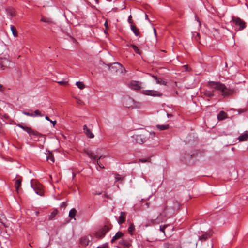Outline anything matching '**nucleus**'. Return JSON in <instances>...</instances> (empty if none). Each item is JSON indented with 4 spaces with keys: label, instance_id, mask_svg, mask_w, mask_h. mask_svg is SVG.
Instances as JSON below:
<instances>
[{
    "label": "nucleus",
    "instance_id": "f257e3e1",
    "mask_svg": "<svg viewBox=\"0 0 248 248\" xmlns=\"http://www.w3.org/2000/svg\"><path fill=\"white\" fill-rule=\"evenodd\" d=\"M155 136V133L150 132L147 131L142 132L140 135H134L131 137L132 141L140 144H142L150 139H153Z\"/></svg>",
    "mask_w": 248,
    "mask_h": 248
},
{
    "label": "nucleus",
    "instance_id": "f03ea898",
    "mask_svg": "<svg viewBox=\"0 0 248 248\" xmlns=\"http://www.w3.org/2000/svg\"><path fill=\"white\" fill-rule=\"evenodd\" d=\"M207 85L210 88L221 91L222 95H229L232 93V91L228 89L224 84L219 82L210 81L208 82Z\"/></svg>",
    "mask_w": 248,
    "mask_h": 248
},
{
    "label": "nucleus",
    "instance_id": "7ed1b4c3",
    "mask_svg": "<svg viewBox=\"0 0 248 248\" xmlns=\"http://www.w3.org/2000/svg\"><path fill=\"white\" fill-rule=\"evenodd\" d=\"M232 23L236 26L235 29L236 31L242 30L246 27L245 22L239 17H232Z\"/></svg>",
    "mask_w": 248,
    "mask_h": 248
},
{
    "label": "nucleus",
    "instance_id": "20e7f679",
    "mask_svg": "<svg viewBox=\"0 0 248 248\" xmlns=\"http://www.w3.org/2000/svg\"><path fill=\"white\" fill-rule=\"evenodd\" d=\"M112 228L111 224L107 223L99 229L95 233V236L98 238H103L109 230Z\"/></svg>",
    "mask_w": 248,
    "mask_h": 248
},
{
    "label": "nucleus",
    "instance_id": "39448f33",
    "mask_svg": "<svg viewBox=\"0 0 248 248\" xmlns=\"http://www.w3.org/2000/svg\"><path fill=\"white\" fill-rule=\"evenodd\" d=\"M117 247L119 248H129L131 246V240L129 239L124 237L116 243Z\"/></svg>",
    "mask_w": 248,
    "mask_h": 248
},
{
    "label": "nucleus",
    "instance_id": "423d86ee",
    "mask_svg": "<svg viewBox=\"0 0 248 248\" xmlns=\"http://www.w3.org/2000/svg\"><path fill=\"white\" fill-rule=\"evenodd\" d=\"M124 105L127 108H139L140 104L135 102L134 99L131 97H128L124 100Z\"/></svg>",
    "mask_w": 248,
    "mask_h": 248
},
{
    "label": "nucleus",
    "instance_id": "0eeeda50",
    "mask_svg": "<svg viewBox=\"0 0 248 248\" xmlns=\"http://www.w3.org/2000/svg\"><path fill=\"white\" fill-rule=\"evenodd\" d=\"M93 237L87 235L81 237L80 239V244L83 247H86L92 244Z\"/></svg>",
    "mask_w": 248,
    "mask_h": 248
},
{
    "label": "nucleus",
    "instance_id": "6e6552de",
    "mask_svg": "<svg viewBox=\"0 0 248 248\" xmlns=\"http://www.w3.org/2000/svg\"><path fill=\"white\" fill-rule=\"evenodd\" d=\"M142 93L146 95H149L152 96L161 97L162 95V93L155 90H143Z\"/></svg>",
    "mask_w": 248,
    "mask_h": 248
},
{
    "label": "nucleus",
    "instance_id": "1a4fd4ad",
    "mask_svg": "<svg viewBox=\"0 0 248 248\" xmlns=\"http://www.w3.org/2000/svg\"><path fill=\"white\" fill-rule=\"evenodd\" d=\"M125 237V236L123 232H122L119 231L113 237V238L111 240V243H117V242L120 241V240L123 239Z\"/></svg>",
    "mask_w": 248,
    "mask_h": 248
},
{
    "label": "nucleus",
    "instance_id": "9d476101",
    "mask_svg": "<svg viewBox=\"0 0 248 248\" xmlns=\"http://www.w3.org/2000/svg\"><path fill=\"white\" fill-rule=\"evenodd\" d=\"M128 87L134 90H140L141 88L140 83L137 81H132L128 84Z\"/></svg>",
    "mask_w": 248,
    "mask_h": 248
},
{
    "label": "nucleus",
    "instance_id": "9b49d317",
    "mask_svg": "<svg viewBox=\"0 0 248 248\" xmlns=\"http://www.w3.org/2000/svg\"><path fill=\"white\" fill-rule=\"evenodd\" d=\"M24 130L26 132H27L30 135L36 136L39 137V138L43 137V135L42 134L39 133L37 131H34L31 127H29L25 126Z\"/></svg>",
    "mask_w": 248,
    "mask_h": 248
},
{
    "label": "nucleus",
    "instance_id": "f8f14e48",
    "mask_svg": "<svg viewBox=\"0 0 248 248\" xmlns=\"http://www.w3.org/2000/svg\"><path fill=\"white\" fill-rule=\"evenodd\" d=\"M212 235L211 232H205L203 233L202 235L199 236V240L203 242L206 241L207 239L210 238Z\"/></svg>",
    "mask_w": 248,
    "mask_h": 248
},
{
    "label": "nucleus",
    "instance_id": "ddd939ff",
    "mask_svg": "<svg viewBox=\"0 0 248 248\" xmlns=\"http://www.w3.org/2000/svg\"><path fill=\"white\" fill-rule=\"evenodd\" d=\"M6 11L8 16V18L11 19L13 17L16 16L15 10L12 7H8L6 9Z\"/></svg>",
    "mask_w": 248,
    "mask_h": 248
},
{
    "label": "nucleus",
    "instance_id": "4468645a",
    "mask_svg": "<svg viewBox=\"0 0 248 248\" xmlns=\"http://www.w3.org/2000/svg\"><path fill=\"white\" fill-rule=\"evenodd\" d=\"M83 130L84 132L88 138L91 139L94 137L93 134L91 131L90 129L87 127L86 125L83 126Z\"/></svg>",
    "mask_w": 248,
    "mask_h": 248
},
{
    "label": "nucleus",
    "instance_id": "2eb2a0df",
    "mask_svg": "<svg viewBox=\"0 0 248 248\" xmlns=\"http://www.w3.org/2000/svg\"><path fill=\"white\" fill-rule=\"evenodd\" d=\"M125 212H121L120 215L119 217V219L118 220V223L119 224L121 225L125 221Z\"/></svg>",
    "mask_w": 248,
    "mask_h": 248
},
{
    "label": "nucleus",
    "instance_id": "dca6fc26",
    "mask_svg": "<svg viewBox=\"0 0 248 248\" xmlns=\"http://www.w3.org/2000/svg\"><path fill=\"white\" fill-rule=\"evenodd\" d=\"M176 244L173 242H166L163 244V248H175Z\"/></svg>",
    "mask_w": 248,
    "mask_h": 248
},
{
    "label": "nucleus",
    "instance_id": "f3484780",
    "mask_svg": "<svg viewBox=\"0 0 248 248\" xmlns=\"http://www.w3.org/2000/svg\"><path fill=\"white\" fill-rule=\"evenodd\" d=\"M227 117V114L223 111H221L217 115V119L219 121L223 120Z\"/></svg>",
    "mask_w": 248,
    "mask_h": 248
},
{
    "label": "nucleus",
    "instance_id": "a211bd4d",
    "mask_svg": "<svg viewBox=\"0 0 248 248\" xmlns=\"http://www.w3.org/2000/svg\"><path fill=\"white\" fill-rule=\"evenodd\" d=\"M22 179L20 178L16 180L15 183V186L17 193L19 192V187L21 186Z\"/></svg>",
    "mask_w": 248,
    "mask_h": 248
},
{
    "label": "nucleus",
    "instance_id": "6ab92c4d",
    "mask_svg": "<svg viewBox=\"0 0 248 248\" xmlns=\"http://www.w3.org/2000/svg\"><path fill=\"white\" fill-rule=\"evenodd\" d=\"M8 60L6 58L0 59V66L1 68H4L7 66V64L9 63Z\"/></svg>",
    "mask_w": 248,
    "mask_h": 248
},
{
    "label": "nucleus",
    "instance_id": "aec40b11",
    "mask_svg": "<svg viewBox=\"0 0 248 248\" xmlns=\"http://www.w3.org/2000/svg\"><path fill=\"white\" fill-rule=\"evenodd\" d=\"M248 139V134L247 133H243L240 135L238 138L239 141H246Z\"/></svg>",
    "mask_w": 248,
    "mask_h": 248
},
{
    "label": "nucleus",
    "instance_id": "412c9836",
    "mask_svg": "<svg viewBox=\"0 0 248 248\" xmlns=\"http://www.w3.org/2000/svg\"><path fill=\"white\" fill-rule=\"evenodd\" d=\"M130 28L132 31L133 32V33L135 34V35L137 36H139L140 34V32L139 30L137 29V28L134 25H131Z\"/></svg>",
    "mask_w": 248,
    "mask_h": 248
},
{
    "label": "nucleus",
    "instance_id": "4be33fe9",
    "mask_svg": "<svg viewBox=\"0 0 248 248\" xmlns=\"http://www.w3.org/2000/svg\"><path fill=\"white\" fill-rule=\"evenodd\" d=\"M163 221L162 214L160 213L157 216L156 219L152 220L153 223H160Z\"/></svg>",
    "mask_w": 248,
    "mask_h": 248
},
{
    "label": "nucleus",
    "instance_id": "5701e85b",
    "mask_svg": "<svg viewBox=\"0 0 248 248\" xmlns=\"http://www.w3.org/2000/svg\"><path fill=\"white\" fill-rule=\"evenodd\" d=\"M77 213V210L75 208H72L71 209L69 213V217L71 218H75V217L76 216V214Z\"/></svg>",
    "mask_w": 248,
    "mask_h": 248
},
{
    "label": "nucleus",
    "instance_id": "b1692460",
    "mask_svg": "<svg viewBox=\"0 0 248 248\" xmlns=\"http://www.w3.org/2000/svg\"><path fill=\"white\" fill-rule=\"evenodd\" d=\"M88 156L93 160V161H95L97 159V156L94 154V153L89 152L87 153Z\"/></svg>",
    "mask_w": 248,
    "mask_h": 248
},
{
    "label": "nucleus",
    "instance_id": "393cba45",
    "mask_svg": "<svg viewBox=\"0 0 248 248\" xmlns=\"http://www.w3.org/2000/svg\"><path fill=\"white\" fill-rule=\"evenodd\" d=\"M58 211L57 209L54 210L50 214V215H49L48 219L49 220H52L53 218L55 217L56 215L58 214Z\"/></svg>",
    "mask_w": 248,
    "mask_h": 248
},
{
    "label": "nucleus",
    "instance_id": "a878e982",
    "mask_svg": "<svg viewBox=\"0 0 248 248\" xmlns=\"http://www.w3.org/2000/svg\"><path fill=\"white\" fill-rule=\"evenodd\" d=\"M156 127L158 129H159L160 130H166V129H168L169 126L168 124H167V125L158 124V125H156Z\"/></svg>",
    "mask_w": 248,
    "mask_h": 248
},
{
    "label": "nucleus",
    "instance_id": "bb28decb",
    "mask_svg": "<svg viewBox=\"0 0 248 248\" xmlns=\"http://www.w3.org/2000/svg\"><path fill=\"white\" fill-rule=\"evenodd\" d=\"M135 230V226L133 223H131L128 228V232L130 234H133V231Z\"/></svg>",
    "mask_w": 248,
    "mask_h": 248
},
{
    "label": "nucleus",
    "instance_id": "cd10ccee",
    "mask_svg": "<svg viewBox=\"0 0 248 248\" xmlns=\"http://www.w3.org/2000/svg\"><path fill=\"white\" fill-rule=\"evenodd\" d=\"M122 65L121 64L118 62H114L113 65L112 66L111 69H116V70L119 68H122Z\"/></svg>",
    "mask_w": 248,
    "mask_h": 248
},
{
    "label": "nucleus",
    "instance_id": "c85d7f7f",
    "mask_svg": "<svg viewBox=\"0 0 248 248\" xmlns=\"http://www.w3.org/2000/svg\"><path fill=\"white\" fill-rule=\"evenodd\" d=\"M130 46L134 49V51L137 54H141V52H140V50L139 49L138 47L136 45H133V44H131L130 45Z\"/></svg>",
    "mask_w": 248,
    "mask_h": 248
},
{
    "label": "nucleus",
    "instance_id": "c756f323",
    "mask_svg": "<svg viewBox=\"0 0 248 248\" xmlns=\"http://www.w3.org/2000/svg\"><path fill=\"white\" fill-rule=\"evenodd\" d=\"M204 93L206 96L208 97H212L214 96L213 91H206Z\"/></svg>",
    "mask_w": 248,
    "mask_h": 248
},
{
    "label": "nucleus",
    "instance_id": "7c9ffc66",
    "mask_svg": "<svg viewBox=\"0 0 248 248\" xmlns=\"http://www.w3.org/2000/svg\"><path fill=\"white\" fill-rule=\"evenodd\" d=\"M11 30L12 31V32L13 35L15 37L17 36V33L16 29V28L14 26H11Z\"/></svg>",
    "mask_w": 248,
    "mask_h": 248
},
{
    "label": "nucleus",
    "instance_id": "2f4dec72",
    "mask_svg": "<svg viewBox=\"0 0 248 248\" xmlns=\"http://www.w3.org/2000/svg\"><path fill=\"white\" fill-rule=\"evenodd\" d=\"M47 161H50L52 163L54 162V158L51 154H49L46 157Z\"/></svg>",
    "mask_w": 248,
    "mask_h": 248
},
{
    "label": "nucleus",
    "instance_id": "473e14b6",
    "mask_svg": "<svg viewBox=\"0 0 248 248\" xmlns=\"http://www.w3.org/2000/svg\"><path fill=\"white\" fill-rule=\"evenodd\" d=\"M33 117H42L44 115L42 114L39 110H36L34 113H33Z\"/></svg>",
    "mask_w": 248,
    "mask_h": 248
},
{
    "label": "nucleus",
    "instance_id": "72a5a7b5",
    "mask_svg": "<svg viewBox=\"0 0 248 248\" xmlns=\"http://www.w3.org/2000/svg\"><path fill=\"white\" fill-rule=\"evenodd\" d=\"M31 181H32V180H31V186L34 189V190H35V193L37 194H38L39 195H40V196H42V192H41V191L40 190L36 189H35V187H33V186H32V185L31 184Z\"/></svg>",
    "mask_w": 248,
    "mask_h": 248
},
{
    "label": "nucleus",
    "instance_id": "f704fd0d",
    "mask_svg": "<svg viewBox=\"0 0 248 248\" xmlns=\"http://www.w3.org/2000/svg\"><path fill=\"white\" fill-rule=\"evenodd\" d=\"M76 84L80 89H82L84 88V85L80 81L77 82Z\"/></svg>",
    "mask_w": 248,
    "mask_h": 248
},
{
    "label": "nucleus",
    "instance_id": "c9c22d12",
    "mask_svg": "<svg viewBox=\"0 0 248 248\" xmlns=\"http://www.w3.org/2000/svg\"><path fill=\"white\" fill-rule=\"evenodd\" d=\"M156 83L160 84V85H166V82H165V81L163 80L161 78H159V80H157Z\"/></svg>",
    "mask_w": 248,
    "mask_h": 248
},
{
    "label": "nucleus",
    "instance_id": "e433bc0d",
    "mask_svg": "<svg viewBox=\"0 0 248 248\" xmlns=\"http://www.w3.org/2000/svg\"><path fill=\"white\" fill-rule=\"evenodd\" d=\"M115 182H118V181H120V180H121L122 177L120 176V175H119L118 174H115Z\"/></svg>",
    "mask_w": 248,
    "mask_h": 248
},
{
    "label": "nucleus",
    "instance_id": "4c0bfd02",
    "mask_svg": "<svg viewBox=\"0 0 248 248\" xmlns=\"http://www.w3.org/2000/svg\"><path fill=\"white\" fill-rule=\"evenodd\" d=\"M22 113L26 116H28L33 117V113H29L27 111H22Z\"/></svg>",
    "mask_w": 248,
    "mask_h": 248
},
{
    "label": "nucleus",
    "instance_id": "58836bf2",
    "mask_svg": "<svg viewBox=\"0 0 248 248\" xmlns=\"http://www.w3.org/2000/svg\"><path fill=\"white\" fill-rule=\"evenodd\" d=\"M168 226V225H165L164 226H160V231L164 233H165V229Z\"/></svg>",
    "mask_w": 248,
    "mask_h": 248
},
{
    "label": "nucleus",
    "instance_id": "ea45409f",
    "mask_svg": "<svg viewBox=\"0 0 248 248\" xmlns=\"http://www.w3.org/2000/svg\"><path fill=\"white\" fill-rule=\"evenodd\" d=\"M174 205L173 208L174 209L176 208H178L179 207L180 204L178 202H177V201L174 202Z\"/></svg>",
    "mask_w": 248,
    "mask_h": 248
},
{
    "label": "nucleus",
    "instance_id": "a19ab883",
    "mask_svg": "<svg viewBox=\"0 0 248 248\" xmlns=\"http://www.w3.org/2000/svg\"><path fill=\"white\" fill-rule=\"evenodd\" d=\"M57 82L60 85H66L67 83V81L65 80H62Z\"/></svg>",
    "mask_w": 248,
    "mask_h": 248
},
{
    "label": "nucleus",
    "instance_id": "79ce46f5",
    "mask_svg": "<svg viewBox=\"0 0 248 248\" xmlns=\"http://www.w3.org/2000/svg\"><path fill=\"white\" fill-rule=\"evenodd\" d=\"M97 164L101 168H104V166L101 163L99 160L97 159Z\"/></svg>",
    "mask_w": 248,
    "mask_h": 248
},
{
    "label": "nucleus",
    "instance_id": "37998d69",
    "mask_svg": "<svg viewBox=\"0 0 248 248\" xmlns=\"http://www.w3.org/2000/svg\"><path fill=\"white\" fill-rule=\"evenodd\" d=\"M200 34L199 33H197L196 36L195 37V40L197 41H198L200 39Z\"/></svg>",
    "mask_w": 248,
    "mask_h": 248
},
{
    "label": "nucleus",
    "instance_id": "c03bdc74",
    "mask_svg": "<svg viewBox=\"0 0 248 248\" xmlns=\"http://www.w3.org/2000/svg\"><path fill=\"white\" fill-rule=\"evenodd\" d=\"M41 21L42 22H45V23L49 22V21L48 19L45 18H42V19H41Z\"/></svg>",
    "mask_w": 248,
    "mask_h": 248
},
{
    "label": "nucleus",
    "instance_id": "a18cd8bd",
    "mask_svg": "<svg viewBox=\"0 0 248 248\" xmlns=\"http://www.w3.org/2000/svg\"><path fill=\"white\" fill-rule=\"evenodd\" d=\"M239 113V114H240L241 113H244L246 111V109H238L237 111Z\"/></svg>",
    "mask_w": 248,
    "mask_h": 248
},
{
    "label": "nucleus",
    "instance_id": "49530a36",
    "mask_svg": "<svg viewBox=\"0 0 248 248\" xmlns=\"http://www.w3.org/2000/svg\"><path fill=\"white\" fill-rule=\"evenodd\" d=\"M96 248H108L107 245L104 244L101 246L98 247Z\"/></svg>",
    "mask_w": 248,
    "mask_h": 248
},
{
    "label": "nucleus",
    "instance_id": "de8ad7c7",
    "mask_svg": "<svg viewBox=\"0 0 248 248\" xmlns=\"http://www.w3.org/2000/svg\"><path fill=\"white\" fill-rule=\"evenodd\" d=\"M77 102L78 104H79V105H82V103H83V102L82 100H81L80 99H77Z\"/></svg>",
    "mask_w": 248,
    "mask_h": 248
},
{
    "label": "nucleus",
    "instance_id": "09e8293b",
    "mask_svg": "<svg viewBox=\"0 0 248 248\" xmlns=\"http://www.w3.org/2000/svg\"><path fill=\"white\" fill-rule=\"evenodd\" d=\"M192 156H193V155L188 154L187 155H186V156L185 157V159L190 158L191 157H192Z\"/></svg>",
    "mask_w": 248,
    "mask_h": 248
},
{
    "label": "nucleus",
    "instance_id": "8fccbe9b",
    "mask_svg": "<svg viewBox=\"0 0 248 248\" xmlns=\"http://www.w3.org/2000/svg\"><path fill=\"white\" fill-rule=\"evenodd\" d=\"M66 206V203L65 202H62L61 204V207H65Z\"/></svg>",
    "mask_w": 248,
    "mask_h": 248
},
{
    "label": "nucleus",
    "instance_id": "3c124183",
    "mask_svg": "<svg viewBox=\"0 0 248 248\" xmlns=\"http://www.w3.org/2000/svg\"><path fill=\"white\" fill-rule=\"evenodd\" d=\"M152 77L155 79V80L156 81V82L157 83V80H159V78L156 76L153 75Z\"/></svg>",
    "mask_w": 248,
    "mask_h": 248
},
{
    "label": "nucleus",
    "instance_id": "603ef678",
    "mask_svg": "<svg viewBox=\"0 0 248 248\" xmlns=\"http://www.w3.org/2000/svg\"><path fill=\"white\" fill-rule=\"evenodd\" d=\"M17 126L18 127H19L20 128H21V129H22L23 130H24L25 129V126H24L23 125H21L20 124H18Z\"/></svg>",
    "mask_w": 248,
    "mask_h": 248
},
{
    "label": "nucleus",
    "instance_id": "864d4df0",
    "mask_svg": "<svg viewBox=\"0 0 248 248\" xmlns=\"http://www.w3.org/2000/svg\"><path fill=\"white\" fill-rule=\"evenodd\" d=\"M50 122L52 123L53 124V126H54V125H55V124H56V121H52L50 120Z\"/></svg>",
    "mask_w": 248,
    "mask_h": 248
},
{
    "label": "nucleus",
    "instance_id": "5fc2aeb1",
    "mask_svg": "<svg viewBox=\"0 0 248 248\" xmlns=\"http://www.w3.org/2000/svg\"><path fill=\"white\" fill-rule=\"evenodd\" d=\"M104 196H105L106 198H108V199H110V198H110V197L109 196V195H108V194H107V193H105V194H104Z\"/></svg>",
    "mask_w": 248,
    "mask_h": 248
},
{
    "label": "nucleus",
    "instance_id": "6e6d98bb",
    "mask_svg": "<svg viewBox=\"0 0 248 248\" xmlns=\"http://www.w3.org/2000/svg\"><path fill=\"white\" fill-rule=\"evenodd\" d=\"M140 162H141L142 163H144V162H146V161H147V160L145 159H140Z\"/></svg>",
    "mask_w": 248,
    "mask_h": 248
},
{
    "label": "nucleus",
    "instance_id": "4d7b16f0",
    "mask_svg": "<svg viewBox=\"0 0 248 248\" xmlns=\"http://www.w3.org/2000/svg\"><path fill=\"white\" fill-rule=\"evenodd\" d=\"M131 16L130 15L129 17H128V21L129 23H132V21L131 20Z\"/></svg>",
    "mask_w": 248,
    "mask_h": 248
},
{
    "label": "nucleus",
    "instance_id": "13d9d810",
    "mask_svg": "<svg viewBox=\"0 0 248 248\" xmlns=\"http://www.w3.org/2000/svg\"><path fill=\"white\" fill-rule=\"evenodd\" d=\"M34 213H35V215L36 216H38L39 214V211H36L34 212Z\"/></svg>",
    "mask_w": 248,
    "mask_h": 248
},
{
    "label": "nucleus",
    "instance_id": "bf43d9fd",
    "mask_svg": "<svg viewBox=\"0 0 248 248\" xmlns=\"http://www.w3.org/2000/svg\"><path fill=\"white\" fill-rule=\"evenodd\" d=\"M105 157V156H100L99 158H98V160H100L102 158H104Z\"/></svg>",
    "mask_w": 248,
    "mask_h": 248
},
{
    "label": "nucleus",
    "instance_id": "052dcab7",
    "mask_svg": "<svg viewBox=\"0 0 248 248\" xmlns=\"http://www.w3.org/2000/svg\"><path fill=\"white\" fill-rule=\"evenodd\" d=\"M45 119H46V120H47V121H50V119H49V118L47 116H46L45 117Z\"/></svg>",
    "mask_w": 248,
    "mask_h": 248
},
{
    "label": "nucleus",
    "instance_id": "680f3d73",
    "mask_svg": "<svg viewBox=\"0 0 248 248\" xmlns=\"http://www.w3.org/2000/svg\"><path fill=\"white\" fill-rule=\"evenodd\" d=\"M175 248H182V247L180 245H176Z\"/></svg>",
    "mask_w": 248,
    "mask_h": 248
},
{
    "label": "nucleus",
    "instance_id": "e2e57ef3",
    "mask_svg": "<svg viewBox=\"0 0 248 248\" xmlns=\"http://www.w3.org/2000/svg\"><path fill=\"white\" fill-rule=\"evenodd\" d=\"M154 32L155 36H156V30L155 28H154Z\"/></svg>",
    "mask_w": 248,
    "mask_h": 248
},
{
    "label": "nucleus",
    "instance_id": "0e129e2a",
    "mask_svg": "<svg viewBox=\"0 0 248 248\" xmlns=\"http://www.w3.org/2000/svg\"><path fill=\"white\" fill-rule=\"evenodd\" d=\"M2 88H3L2 85L0 84V91H2Z\"/></svg>",
    "mask_w": 248,
    "mask_h": 248
},
{
    "label": "nucleus",
    "instance_id": "69168bd1",
    "mask_svg": "<svg viewBox=\"0 0 248 248\" xmlns=\"http://www.w3.org/2000/svg\"><path fill=\"white\" fill-rule=\"evenodd\" d=\"M145 205L147 206V207H149L150 206V202H146L145 203Z\"/></svg>",
    "mask_w": 248,
    "mask_h": 248
},
{
    "label": "nucleus",
    "instance_id": "338daca9",
    "mask_svg": "<svg viewBox=\"0 0 248 248\" xmlns=\"http://www.w3.org/2000/svg\"><path fill=\"white\" fill-rule=\"evenodd\" d=\"M167 116L168 118H169L170 117H171L172 115L170 114L167 113Z\"/></svg>",
    "mask_w": 248,
    "mask_h": 248
},
{
    "label": "nucleus",
    "instance_id": "774afa93",
    "mask_svg": "<svg viewBox=\"0 0 248 248\" xmlns=\"http://www.w3.org/2000/svg\"><path fill=\"white\" fill-rule=\"evenodd\" d=\"M145 248H153V247L152 246H147Z\"/></svg>",
    "mask_w": 248,
    "mask_h": 248
}]
</instances>
